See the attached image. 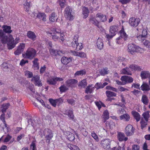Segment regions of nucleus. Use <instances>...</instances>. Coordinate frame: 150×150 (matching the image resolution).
I'll use <instances>...</instances> for the list:
<instances>
[{
    "mask_svg": "<svg viewBox=\"0 0 150 150\" xmlns=\"http://www.w3.org/2000/svg\"><path fill=\"white\" fill-rule=\"evenodd\" d=\"M92 137L97 141H98V139L97 135L94 132H92L91 134Z\"/></svg>",
    "mask_w": 150,
    "mask_h": 150,
    "instance_id": "obj_62",
    "label": "nucleus"
},
{
    "mask_svg": "<svg viewBox=\"0 0 150 150\" xmlns=\"http://www.w3.org/2000/svg\"><path fill=\"white\" fill-rule=\"evenodd\" d=\"M25 75L28 78L33 77V73L29 71H26L25 72Z\"/></svg>",
    "mask_w": 150,
    "mask_h": 150,
    "instance_id": "obj_50",
    "label": "nucleus"
},
{
    "mask_svg": "<svg viewBox=\"0 0 150 150\" xmlns=\"http://www.w3.org/2000/svg\"><path fill=\"white\" fill-rule=\"evenodd\" d=\"M86 79H84L79 82L78 83V86L81 88H84L87 85Z\"/></svg>",
    "mask_w": 150,
    "mask_h": 150,
    "instance_id": "obj_27",
    "label": "nucleus"
},
{
    "mask_svg": "<svg viewBox=\"0 0 150 150\" xmlns=\"http://www.w3.org/2000/svg\"><path fill=\"white\" fill-rule=\"evenodd\" d=\"M64 114L67 115L68 116L71 120H73L74 118V115L73 111L71 110H67L63 111Z\"/></svg>",
    "mask_w": 150,
    "mask_h": 150,
    "instance_id": "obj_20",
    "label": "nucleus"
},
{
    "mask_svg": "<svg viewBox=\"0 0 150 150\" xmlns=\"http://www.w3.org/2000/svg\"><path fill=\"white\" fill-rule=\"evenodd\" d=\"M25 45L23 43H21L20 45L18 46V48L23 52L25 47Z\"/></svg>",
    "mask_w": 150,
    "mask_h": 150,
    "instance_id": "obj_54",
    "label": "nucleus"
},
{
    "mask_svg": "<svg viewBox=\"0 0 150 150\" xmlns=\"http://www.w3.org/2000/svg\"><path fill=\"white\" fill-rule=\"evenodd\" d=\"M42 137H45L46 142L49 143L50 140L53 137V134L52 131L49 129H45L41 134Z\"/></svg>",
    "mask_w": 150,
    "mask_h": 150,
    "instance_id": "obj_4",
    "label": "nucleus"
},
{
    "mask_svg": "<svg viewBox=\"0 0 150 150\" xmlns=\"http://www.w3.org/2000/svg\"><path fill=\"white\" fill-rule=\"evenodd\" d=\"M49 101L52 105L54 107H56V99L54 100L52 98L49 99Z\"/></svg>",
    "mask_w": 150,
    "mask_h": 150,
    "instance_id": "obj_52",
    "label": "nucleus"
},
{
    "mask_svg": "<svg viewBox=\"0 0 150 150\" xmlns=\"http://www.w3.org/2000/svg\"><path fill=\"white\" fill-rule=\"evenodd\" d=\"M129 67L132 71H135L137 70H139L141 69V68H140L139 66H138L135 64H132L130 65Z\"/></svg>",
    "mask_w": 150,
    "mask_h": 150,
    "instance_id": "obj_30",
    "label": "nucleus"
},
{
    "mask_svg": "<svg viewBox=\"0 0 150 150\" xmlns=\"http://www.w3.org/2000/svg\"><path fill=\"white\" fill-rule=\"evenodd\" d=\"M72 60V58L67 57H63L61 59V62L64 64H67L70 62Z\"/></svg>",
    "mask_w": 150,
    "mask_h": 150,
    "instance_id": "obj_24",
    "label": "nucleus"
},
{
    "mask_svg": "<svg viewBox=\"0 0 150 150\" xmlns=\"http://www.w3.org/2000/svg\"><path fill=\"white\" fill-rule=\"evenodd\" d=\"M9 106V103L3 104L2 105L1 108H2L1 111L3 113H4L6 112V110L8 108Z\"/></svg>",
    "mask_w": 150,
    "mask_h": 150,
    "instance_id": "obj_43",
    "label": "nucleus"
},
{
    "mask_svg": "<svg viewBox=\"0 0 150 150\" xmlns=\"http://www.w3.org/2000/svg\"><path fill=\"white\" fill-rule=\"evenodd\" d=\"M79 129L81 131L85 137H86L88 135V132L86 131V130L85 128L82 126H79Z\"/></svg>",
    "mask_w": 150,
    "mask_h": 150,
    "instance_id": "obj_41",
    "label": "nucleus"
},
{
    "mask_svg": "<svg viewBox=\"0 0 150 150\" xmlns=\"http://www.w3.org/2000/svg\"><path fill=\"white\" fill-rule=\"evenodd\" d=\"M47 83L50 85H55L56 83L55 78H52L47 81Z\"/></svg>",
    "mask_w": 150,
    "mask_h": 150,
    "instance_id": "obj_45",
    "label": "nucleus"
},
{
    "mask_svg": "<svg viewBox=\"0 0 150 150\" xmlns=\"http://www.w3.org/2000/svg\"><path fill=\"white\" fill-rule=\"evenodd\" d=\"M117 60L119 62H122V65L125 66L126 65L127 62V59L122 57H119L117 58Z\"/></svg>",
    "mask_w": 150,
    "mask_h": 150,
    "instance_id": "obj_35",
    "label": "nucleus"
},
{
    "mask_svg": "<svg viewBox=\"0 0 150 150\" xmlns=\"http://www.w3.org/2000/svg\"><path fill=\"white\" fill-rule=\"evenodd\" d=\"M142 116L145 119L146 121H147L148 120L149 118V112H144L142 114Z\"/></svg>",
    "mask_w": 150,
    "mask_h": 150,
    "instance_id": "obj_49",
    "label": "nucleus"
},
{
    "mask_svg": "<svg viewBox=\"0 0 150 150\" xmlns=\"http://www.w3.org/2000/svg\"><path fill=\"white\" fill-rule=\"evenodd\" d=\"M108 73L109 71L108 70V68L106 67L101 69L99 70V73L102 76H104L108 74Z\"/></svg>",
    "mask_w": 150,
    "mask_h": 150,
    "instance_id": "obj_37",
    "label": "nucleus"
},
{
    "mask_svg": "<svg viewBox=\"0 0 150 150\" xmlns=\"http://www.w3.org/2000/svg\"><path fill=\"white\" fill-rule=\"evenodd\" d=\"M86 73V71H85L84 70H82L76 71L74 75L75 76H76L80 75H83L85 74Z\"/></svg>",
    "mask_w": 150,
    "mask_h": 150,
    "instance_id": "obj_47",
    "label": "nucleus"
},
{
    "mask_svg": "<svg viewBox=\"0 0 150 150\" xmlns=\"http://www.w3.org/2000/svg\"><path fill=\"white\" fill-rule=\"evenodd\" d=\"M78 81L75 79H70L67 80L66 81L67 86L71 88H74L76 86Z\"/></svg>",
    "mask_w": 150,
    "mask_h": 150,
    "instance_id": "obj_11",
    "label": "nucleus"
},
{
    "mask_svg": "<svg viewBox=\"0 0 150 150\" xmlns=\"http://www.w3.org/2000/svg\"><path fill=\"white\" fill-rule=\"evenodd\" d=\"M57 15L54 13H52L50 16L49 19L52 22H54L55 20H57Z\"/></svg>",
    "mask_w": 150,
    "mask_h": 150,
    "instance_id": "obj_39",
    "label": "nucleus"
},
{
    "mask_svg": "<svg viewBox=\"0 0 150 150\" xmlns=\"http://www.w3.org/2000/svg\"><path fill=\"white\" fill-rule=\"evenodd\" d=\"M101 144L102 147L105 149H108L110 148V142L108 139H105L102 140Z\"/></svg>",
    "mask_w": 150,
    "mask_h": 150,
    "instance_id": "obj_13",
    "label": "nucleus"
},
{
    "mask_svg": "<svg viewBox=\"0 0 150 150\" xmlns=\"http://www.w3.org/2000/svg\"><path fill=\"white\" fill-rule=\"evenodd\" d=\"M121 80L122 81H123V84L125 85L127 83H129L132 82L133 79L131 77L127 76H122L121 78Z\"/></svg>",
    "mask_w": 150,
    "mask_h": 150,
    "instance_id": "obj_12",
    "label": "nucleus"
},
{
    "mask_svg": "<svg viewBox=\"0 0 150 150\" xmlns=\"http://www.w3.org/2000/svg\"><path fill=\"white\" fill-rule=\"evenodd\" d=\"M94 86L95 87V88H96L97 89L100 88H103L102 84L100 82L97 83Z\"/></svg>",
    "mask_w": 150,
    "mask_h": 150,
    "instance_id": "obj_59",
    "label": "nucleus"
},
{
    "mask_svg": "<svg viewBox=\"0 0 150 150\" xmlns=\"http://www.w3.org/2000/svg\"><path fill=\"white\" fill-rule=\"evenodd\" d=\"M10 141V143H12L14 141V138L9 134L5 136L3 135L0 138V142L2 141L4 143H7Z\"/></svg>",
    "mask_w": 150,
    "mask_h": 150,
    "instance_id": "obj_8",
    "label": "nucleus"
},
{
    "mask_svg": "<svg viewBox=\"0 0 150 150\" xmlns=\"http://www.w3.org/2000/svg\"><path fill=\"white\" fill-rule=\"evenodd\" d=\"M95 89V87L93 86V85H89L86 88L85 92L87 93H92L93 92V91Z\"/></svg>",
    "mask_w": 150,
    "mask_h": 150,
    "instance_id": "obj_18",
    "label": "nucleus"
},
{
    "mask_svg": "<svg viewBox=\"0 0 150 150\" xmlns=\"http://www.w3.org/2000/svg\"><path fill=\"white\" fill-rule=\"evenodd\" d=\"M78 36H75L74 38V40L71 43V45L72 47L74 48H75L76 46L77 45V44L78 43Z\"/></svg>",
    "mask_w": 150,
    "mask_h": 150,
    "instance_id": "obj_36",
    "label": "nucleus"
},
{
    "mask_svg": "<svg viewBox=\"0 0 150 150\" xmlns=\"http://www.w3.org/2000/svg\"><path fill=\"white\" fill-rule=\"evenodd\" d=\"M140 88L143 91L144 93H146L150 90V86L146 83H143Z\"/></svg>",
    "mask_w": 150,
    "mask_h": 150,
    "instance_id": "obj_17",
    "label": "nucleus"
},
{
    "mask_svg": "<svg viewBox=\"0 0 150 150\" xmlns=\"http://www.w3.org/2000/svg\"><path fill=\"white\" fill-rule=\"evenodd\" d=\"M77 45L75 47V50H81L83 48V46L81 43H78Z\"/></svg>",
    "mask_w": 150,
    "mask_h": 150,
    "instance_id": "obj_56",
    "label": "nucleus"
},
{
    "mask_svg": "<svg viewBox=\"0 0 150 150\" xmlns=\"http://www.w3.org/2000/svg\"><path fill=\"white\" fill-rule=\"evenodd\" d=\"M96 45L98 49L100 50L102 49L104 46L102 40L101 38H98L97 40Z\"/></svg>",
    "mask_w": 150,
    "mask_h": 150,
    "instance_id": "obj_19",
    "label": "nucleus"
},
{
    "mask_svg": "<svg viewBox=\"0 0 150 150\" xmlns=\"http://www.w3.org/2000/svg\"><path fill=\"white\" fill-rule=\"evenodd\" d=\"M141 35L143 36L145 38L147 37V36L148 35V33L147 32L146 29H144L143 30L142 34Z\"/></svg>",
    "mask_w": 150,
    "mask_h": 150,
    "instance_id": "obj_61",
    "label": "nucleus"
},
{
    "mask_svg": "<svg viewBox=\"0 0 150 150\" xmlns=\"http://www.w3.org/2000/svg\"><path fill=\"white\" fill-rule=\"evenodd\" d=\"M128 52L132 54L136 52H139L141 48L133 44H130L128 45Z\"/></svg>",
    "mask_w": 150,
    "mask_h": 150,
    "instance_id": "obj_6",
    "label": "nucleus"
},
{
    "mask_svg": "<svg viewBox=\"0 0 150 150\" xmlns=\"http://www.w3.org/2000/svg\"><path fill=\"white\" fill-rule=\"evenodd\" d=\"M150 76V74L148 71H142L141 73V76L142 79H145L149 77Z\"/></svg>",
    "mask_w": 150,
    "mask_h": 150,
    "instance_id": "obj_25",
    "label": "nucleus"
},
{
    "mask_svg": "<svg viewBox=\"0 0 150 150\" xmlns=\"http://www.w3.org/2000/svg\"><path fill=\"white\" fill-rule=\"evenodd\" d=\"M65 134L67 136V139L69 140L72 141L74 140L75 137L74 134L69 131L66 132Z\"/></svg>",
    "mask_w": 150,
    "mask_h": 150,
    "instance_id": "obj_26",
    "label": "nucleus"
},
{
    "mask_svg": "<svg viewBox=\"0 0 150 150\" xmlns=\"http://www.w3.org/2000/svg\"><path fill=\"white\" fill-rule=\"evenodd\" d=\"M140 84L139 83H133L132 85V88H134L140 89Z\"/></svg>",
    "mask_w": 150,
    "mask_h": 150,
    "instance_id": "obj_64",
    "label": "nucleus"
},
{
    "mask_svg": "<svg viewBox=\"0 0 150 150\" xmlns=\"http://www.w3.org/2000/svg\"><path fill=\"white\" fill-rule=\"evenodd\" d=\"M67 147L71 150H80L77 146L71 144H68L67 145Z\"/></svg>",
    "mask_w": 150,
    "mask_h": 150,
    "instance_id": "obj_42",
    "label": "nucleus"
},
{
    "mask_svg": "<svg viewBox=\"0 0 150 150\" xmlns=\"http://www.w3.org/2000/svg\"><path fill=\"white\" fill-rule=\"evenodd\" d=\"M137 38L138 40L141 42L144 41L145 39L144 37L141 35H140L138 36H137Z\"/></svg>",
    "mask_w": 150,
    "mask_h": 150,
    "instance_id": "obj_60",
    "label": "nucleus"
},
{
    "mask_svg": "<svg viewBox=\"0 0 150 150\" xmlns=\"http://www.w3.org/2000/svg\"><path fill=\"white\" fill-rule=\"evenodd\" d=\"M117 26L115 25H114L111 26L110 27V33L115 35V33L117 31Z\"/></svg>",
    "mask_w": 150,
    "mask_h": 150,
    "instance_id": "obj_38",
    "label": "nucleus"
},
{
    "mask_svg": "<svg viewBox=\"0 0 150 150\" xmlns=\"http://www.w3.org/2000/svg\"><path fill=\"white\" fill-rule=\"evenodd\" d=\"M106 126L107 127H109L110 129L113 128L115 126V123L112 121H107L106 123Z\"/></svg>",
    "mask_w": 150,
    "mask_h": 150,
    "instance_id": "obj_33",
    "label": "nucleus"
},
{
    "mask_svg": "<svg viewBox=\"0 0 150 150\" xmlns=\"http://www.w3.org/2000/svg\"><path fill=\"white\" fill-rule=\"evenodd\" d=\"M48 35L52 37V38L54 41L60 38L62 41L64 40V34L61 33V31L57 29L53 28L50 31H47Z\"/></svg>",
    "mask_w": 150,
    "mask_h": 150,
    "instance_id": "obj_2",
    "label": "nucleus"
},
{
    "mask_svg": "<svg viewBox=\"0 0 150 150\" xmlns=\"http://www.w3.org/2000/svg\"><path fill=\"white\" fill-rule=\"evenodd\" d=\"M30 150H37L35 143V142H33L30 144Z\"/></svg>",
    "mask_w": 150,
    "mask_h": 150,
    "instance_id": "obj_53",
    "label": "nucleus"
},
{
    "mask_svg": "<svg viewBox=\"0 0 150 150\" xmlns=\"http://www.w3.org/2000/svg\"><path fill=\"white\" fill-rule=\"evenodd\" d=\"M147 121H145L144 120H142L141 121V127L142 129H143L146 127V125H147Z\"/></svg>",
    "mask_w": 150,
    "mask_h": 150,
    "instance_id": "obj_58",
    "label": "nucleus"
},
{
    "mask_svg": "<svg viewBox=\"0 0 150 150\" xmlns=\"http://www.w3.org/2000/svg\"><path fill=\"white\" fill-rule=\"evenodd\" d=\"M36 50L33 48H29L26 51V53L23 54V57L30 59H32L36 55Z\"/></svg>",
    "mask_w": 150,
    "mask_h": 150,
    "instance_id": "obj_3",
    "label": "nucleus"
},
{
    "mask_svg": "<svg viewBox=\"0 0 150 150\" xmlns=\"http://www.w3.org/2000/svg\"><path fill=\"white\" fill-rule=\"evenodd\" d=\"M37 17L40 20L45 21H46V15L44 13H40L37 14Z\"/></svg>",
    "mask_w": 150,
    "mask_h": 150,
    "instance_id": "obj_29",
    "label": "nucleus"
},
{
    "mask_svg": "<svg viewBox=\"0 0 150 150\" xmlns=\"http://www.w3.org/2000/svg\"><path fill=\"white\" fill-rule=\"evenodd\" d=\"M142 101L144 104L146 105L148 104V100L147 98L145 95H144L142 96Z\"/></svg>",
    "mask_w": 150,
    "mask_h": 150,
    "instance_id": "obj_48",
    "label": "nucleus"
},
{
    "mask_svg": "<svg viewBox=\"0 0 150 150\" xmlns=\"http://www.w3.org/2000/svg\"><path fill=\"white\" fill-rule=\"evenodd\" d=\"M2 28L3 29V30H2L4 34L5 33L4 32L7 33H10L12 32V30L11 29V28L10 26L4 25L2 26Z\"/></svg>",
    "mask_w": 150,
    "mask_h": 150,
    "instance_id": "obj_22",
    "label": "nucleus"
},
{
    "mask_svg": "<svg viewBox=\"0 0 150 150\" xmlns=\"http://www.w3.org/2000/svg\"><path fill=\"white\" fill-rule=\"evenodd\" d=\"M88 8L85 7L83 8L82 14L84 15L83 18H86L88 16Z\"/></svg>",
    "mask_w": 150,
    "mask_h": 150,
    "instance_id": "obj_32",
    "label": "nucleus"
},
{
    "mask_svg": "<svg viewBox=\"0 0 150 150\" xmlns=\"http://www.w3.org/2000/svg\"><path fill=\"white\" fill-rule=\"evenodd\" d=\"M134 129L132 126L131 125H128L126 127L125 132L127 136H130L132 135L134 132Z\"/></svg>",
    "mask_w": 150,
    "mask_h": 150,
    "instance_id": "obj_10",
    "label": "nucleus"
},
{
    "mask_svg": "<svg viewBox=\"0 0 150 150\" xmlns=\"http://www.w3.org/2000/svg\"><path fill=\"white\" fill-rule=\"evenodd\" d=\"M0 40L2 44L6 43L9 49H12L15 46L16 44L18 42L19 40V38H16L14 42L12 35H9L8 36L4 34L2 30H0Z\"/></svg>",
    "mask_w": 150,
    "mask_h": 150,
    "instance_id": "obj_1",
    "label": "nucleus"
},
{
    "mask_svg": "<svg viewBox=\"0 0 150 150\" xmlns=\"http://www.w3.org/2000/svg\"><path fill=\"white\" fill-rule=\"evenodd\" d=\"M96 18H99L100 19V21L102 22H105L107 20L106 16H104L101 13H98L96 15Z\"/></svg>",
    "mask_w": 150,
    "mask_h": 150,
    "instance_id": "obj_21",
    "label": "nucleus"
},
{
    "mask_svg": "<svg viewBox=\"0 0 150 150\" xmlns=\"http://www.w3.org/2000/svg\"><path fill=\"white\" fill-rule=\"evenodd\" d=\"M89 21L91 23L95 25L98 27H99V22L97 21L95 18H90Z\"/></svg>",
    "mask_w": 150,
    "mask_h": 150,
    "instance_id": "obj_31",
    "label": "nucleus"
},
{
    "mask_svg": "<svg viewBox=\"0 0 150 150\" xmlns=\"http://www.w3.org/2000/svg\"><path fill=\"white\" fill-rule=\"evenodd\" d=\"M27 37L33 41L35 40L36 38V35L34 32L31 31H29L27 34Z\"/></svg>",
    "mask_w": 150,
    "mask_h": 150,
    "instance_id": "obj_16",
    "label": "nucleus"
},
{
    "mask_svg": "<svg viewBox=\"0 0 150 150\" xmlns=\"http://www.w3.org/2000/svg\"><path fill=\"white\" fill-rule=\"evenodd\" d=\"M56 105H57L59 106L63 102V100L62 99L59 98V99H56Z\"/></svg>",
    "mask_w": 150,
    "mask_h": 150,
    "instance_id": "obj_57",
    "label": "nucleus"
},
{
    "mask_svg": "<svg viewBox=\"0 0 150 150\" xmlns=\"http://www.w3.org/2000/svg\"><path fill=\"white\" fill-rule=\"evenodd\" d=\"M59 88L61 92L62 93L65 92L68 89V88L64 85L61 86Z\"/></svg>",
    "mask_w": 150,
    "mask_h": 150,
    "instance_id": "obj_51",
    "label": "nucleus"
},
{
    "mask_svg": "<svg viewBox=\"0 0 150 150\" xmlns=\"http://www.w3.org/2000/svg\"><path fill=\"white\" fill-rule=\"evenodd\" d=\"M103 116V122H105L106 120L109 118V113L107 110H106L104 111Z\"/></svg>",
    "mask_w": 150,
    "mask_h": 150,
    "instance_id": "obj_28",
    "label": "nucleus"
},
{
    "mask_svg": "<svg viewBox=\"0 0 150 150\" xmlns=\"http://www.w3.org/2000/svg\"><path fill=\"white\" fill-rule=\"evenodd\" d=\"M38 59L35 58L33 62V66L35 68V69H39L38 64Z\"/></svg>",
    "mask_w": 150,
    "mask_h": 150,
    "instance_id": "obj_46",
    "label": "nucleus"
},
{
    "mask_svg": "<svg viewBox=\"0 0 150 150\" xmlns=\"http://www.w3.org/2000/svg\"><path fill=\"white\" fill-rule=\"evenodd\" d=\"M121 73L123 74H126L128 75H132V72L129 70V67H126L123 68L121 71Z\"/></svg>",
    "mask_w": 150,
    "mask_h": 150,
    "instance_id": "obj_23",
    "label": "nucleus"
},
{
    "mask_svg": "<svg viewBox=\"0 0 150 150\" xmlns=\"http://www.w3.org/2000/svg\"><path fill=\"white\" fill-rule=\"evenodd\" d=\"M31 81H34V84L38 86H41L42 85V83L40 80V76L37 75L33 77L31 79Z\"/></svg>",
    "mask_w": 150,
    "mask_h": 150,
    "instance_id": "obj_14",
    "label": "nucleus"
},
{
    "mask_svg": "<svg viewBox=\"0 0 150 150\" xmlns=\"http://www.w3.org/2000/svg\"><path fill=\"white\" fill-rule=\"evenodd\" d=\"M59 4L62 8H64L66 5L65 1L64 0H60L59 1Z\"/></svg>",
    "mask_w": 150,
    "mask_h": 150,
    "instance_id": "obj_55",
    "label": "nucleus"
},
{
    "mask_svg": "<svg viewBox=\"0 0 150 150\" xmlns=\"http://www.w3.org/2000/svg\"><path fill=\"white\" fill-rule=\"evenodd\" d=\"M140 22V20L139 18H135L134 17L130 18L129 21V25L134 27L137 26Z\"/></svg>",
    "mask_w": 150,
    "mask_h": 150,
    "instance_id": "obj_9",
    "label": "nucleus"
},
{
    "mask_svg": "<svg viewBox=\"0 0 150 150\" xmlns=\"http://www.w3.org/2000/svg\"><path fill=\"white\" fill-rule=\"evenodd\" d=\"M95 103L99 110H100L102 106L103 107H105V104L100 101L95 102Z\"/></svg>",
    "mask_w": 150,
    "mask_h": 150,
    "instance_id": "obj_44",
    "label": "nucleus"
},
{
    "mask_svg": "<svg viewBox=\"0 0 150 150\" xmlns=\"http://www.w3.org/2000/svg\"><path fill=\"white\" fill-rule=\"evenodd\" d=\"M120 37L117 38L116 39L117 43L118 44H120L121 43V39L123 38L125 41L127 40L128 39V35H127L125 32L123 30H121L120 32Z\"/></svg>",
    "mask_w": 150,
    "mask_h": 150,
    "instance_id": "obj_7",
    "label": "nucleus"
},
{
    "mask_svg": "<svg viewBox=\"0 0 150 150\" xmlns=\"http://www.w3.org/2000/svg\"><path fill=\"white\" fill-rule=\"evenodd\" d=\"M28 60L25 61L24 59H22L20 63V65L21 66L24 65L26 63H28Z\"/></svg>",
    "mask_w": 150,
    "mask_h": 150,
    "instance_id": "obj_63",
    "label": "nucleus"
},
{
    "mask_svg": "<svg viewBox=\"0 0 150 150\" xmlns=\"http://www.w3.org/2000/svg\"><path fill=\"white\" fill-rule=\"evenodd\" d=\"M120 119L121 120H125L126 121H129L130 119L129 115L127 114H123L120 116Z\"/></svg>",
    "mask_w": 150,
    "mask_h": 150,
    "instance_id": "obj_40",
    "label": "nucleus"
},
{
    "mask_svg": "<svg viewBox=\"0 0 150 150\" xmlns=\"http://www.w3.org/2000/svg\"><path fill=\"white\" fill-rule=\"evenodd\" d=\"M64 16L65 17L69 20L74 19V13L71 9L69 7H66L64 11Z\"/></svg>",
    "mask_w": 150,
    "mask_h": 150,
    "instance_id": "obj_5",
    "label": "nucleus"
},
{
    "mask_svg": "<svg viewBox=\"0 0 150 150\" xmlns=\"http://www.w3.org/2000/svg\"><path fill=\"white\" fill-rule=\"evenodd\" d=\"M132 113L137 121H139L140 119V116L138 112L134 111H132Z\"/></svg>",
    "mask_w": 150,
    "mask_h": 150,
    "instance_id": "obj_34",
    "label": "nucleus"
},
{
    "mask_svg": "<svg viewBox=\"0 0 150 150\" xmlns=\"http://www.w3.org/2000/svg\"><path fill=\"white\" fill-rule=\"evenodd\" d=\"M117 137L118 140L120 142L126 141L128 140V138L125 137L124 133L120 132H117Z\"/></svg>",
    "mask_w": 150,
    "mask_h": 150,
    "instance_id": "obj_15",
    "label": "nucleus"
}]
</instances>
